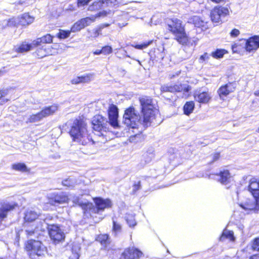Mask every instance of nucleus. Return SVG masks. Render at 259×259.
Returning <instances> with one entry per match:
<instances>
[{
  "mask_svg": "<svg viewBox=\"0 0 259 259\" xmlns=\"http://www.w3.org/2000/svg\"><path fill=\"white\" fill-rule=\"evenodd\" d=\"M83 28V26L82 24L81 20L77 21L74 24V25L71 28V31L73 32L80 31L81 29Z\"/></svg>",
  "mask_w": 259,
  "mask_h": 259,
  "instance_id": "79ce46f5",
  "label": "nucleus"
},
{
  "mask_svg": "<svg viewBox=\"0 0 259 259\" xmlns=\"http://www.w3.org/2000/svg\"><path fill=\"white\" fill-rule=\"evenodd\" d=\"M154 158V154L152 153H146L143 155L142 159V164L145 165L149 163Z\"/></svg>",
  "mask_w": 259,
  "mask_h": 259,
  "instance_id": "4c0bfd02",
  "label": "nucleus"
},
{
  "mask_svg": "<svg viewBox=\"0 0 259 259\" xmlns=\"http://www.w3.org/2000/svg\"><path fill=\"white\" fill-rule=\"evenodd\" d=\"M235 90L233 85L231 83L226 84L222 86L218 90V92L221 98L227 96L230 93L233 92Z\"/></svg>",
  "mask_w": 259,
  "mask_h": 259,
  "instance_id": "cd10ccee",
  "label": "nucleus"
},
{
  "mask_svg": "<svg viewBox=\"0 0 259 259\" xmlns=\"http://www.w3.org/2000/svg\"><path fill=\"white\" fill-rule=\"evenodd\" d=\"M15 206V205L9 203H4L0 204V222L7 217L8 212L13 209Z\"/></svg>",
  "mask_w": 259,
  "mask_h": 259,
  "instance_id": "a878e982",
  "label": "nucleus"
},
{
  "mask_svg": "<svg viewBox=\"0 0 259 259\" xmlns=\"http://www.w3.org/2000/svg\"><path fill=\"white\" fill-rule=\"evenodd\" d=\"M109 25V24H101L100 26H99V27H102V30L106 27H108V26Z\"/></svg>",
  "mask_w": 259,
  "mask_h": 259,
  "instance_id": "bf43d9fd",
  "label": "nucleus"
},
{
  "mask_svg": "<svg viewBox=\"0 0 259 259\" xmlns=\"http://www.w3.org/2000/svg\"><path fill=\"white\" fill-rule=\"evenodd\" d=\"M3 71L2 70H0V76H1L3 74Z\"/></svg>",
  "mask_w": 259,
  "mask_h": 259,
  "instance_id": "69168bd1",
  "label": "nucleus"
},
{
  "mask_svg": "<svg viewBox=\"0 0 259 259\" xmlns=\"http://www.w3.org/2000/svg\"><path fill=\"white\" fill-rule=\"evenodd\" d=\"M12 90L8 89L0 90V105H2L10 101L11 98L10 94Z\"/></svg>",
  "mask_w": 259,
  "mask_h": 259,
  "instance_id": "c756f323",
  "label": "nucleus"
},
{
  "mask_svg": "<svg viewBox=\"0 0 259 259\" xmlns=\"http://www.w3.org/2000/svg\"><path fill=\"white\" fill-rule=\"evenodd\" d=\"M2 25L3 28L7 27H17L19 25L18 17L4 20L2 21Z\"/></svg>",
  "mask_w": 259,
  "mask_h": 259,
  "instance_id": "2f4dec72",
  "label": "nucleus"
},
{
  "mask_svg": "<svg viewBox=\"0 0 259 259\" xmlns=\"http://www.w3.org/2000/svg\"><path fill=\"white\" fill-rule=\"evenodd\" d=\"M101 54H102V52H101V50H97L94 52V54H95V55H100Z\"/></svg>",
  "mask_w": 259,
  "mask_h": 259,
  "instance_id": "052dcab7",
  "label": "nucleus"
},
{
  "mask_svg": "<svg viewBox=\"0 0 259 259\" xmlns=\"http://www.w3.org/2000/svg\"><path fill=\"white\" fill-rule=\"evenodd\" d=\"M19 25L25 26L31 24L34 21V18L28 13H25L21 16H18Z\"/></svg>",
  "mask_w": 259,
  "mask_h": 259,
  "instance_id": "7c9ffc66",
  "label": "nucleus"
},
{
  "mask_svg": "<svg viewBox=\"0 0 259 259\" xmlns=\"http://www.w3.org/2000/svg\"><path fill=\"white\" fill-rule=\"evenodd\" d=\"M66 10L68 11H73L75 10V8L73 5H69Z\"/></svg>",
  "mask_w": 259,
  "mask_h": 259,
  "instance_id": "4d7b16f0",
  "label": "nucleus"
},
{
  "mask_svg": "<svg viewBox=\"0 0 259 259\" xmlns=\"http://www.w3.org/2000/svg\"><path fill=\"white\" fill-rule=\"evenodd\" d=\"M53 37L49 34L45 35L41 37L37 38L33 40V45L35 48L41 46L45 44H50L53 41Z\"/></svg>",
  "mask_w": 259,
  "mask_h": 259,
  "instance_id": "393cba45",
  "label": "nucleus"
},
{
  "mask_svg": "<svg viewBox=\"0 0 259 259\" xmlns=\"http://www.w3.org/2000/svg\"><path fill=\"white\" fill-rule=\"evenodd\" d=\"M69 133L73 141L79 144L85 145L91 143L87 124L82 120L76 119L73 121Z\"/></svg>",
  "mask_w": 259,
  "mask_h": 259,
  "instance_id": "f03ea898",
  "label": "nucleus"
},
{
  "mask_svg": "<svg viewBox=\"0 0 259 259\" xmlns=\"http://www.w3.org/2000/svg\"><path fill=\"white\" fill-rule=\"evenodd\" d=\"M211 1H213V2H215V3H220L222 0H211Z\"/></svg>",
  "mask_w": 259,
  "mask_h": 259,
  "instance_id": "e2e57ef3",
  "label": "nucleus"
},
{
  "mask_svg": "<svg viewBox=\"0 0 259 259\" xmlns=\"http://www.w3.org/2000/svg\"><path fill=\"white\" fill-rule=\"evenodd\" d=\"M229 14V10L227 8L219 7L214 8L210 13L211 20L213 22H219L222 18Z\"/></svg>",
  "mask_w": 259,
  "mask_h": 259,
  "instance_id": "9b49d317",
  "label": "nucleus"
},
{
  "mask_svg": "<svg viewBox=\"0 0 259 259\" xmlns=\"http://www.w3.org/2000/svg\"><path fill=\"white\" fill-rule=\"evenodd\" d=\"M142 107V117L136 113L133 107L125 110L123 115V122L127 126L131 128H138L141 125L145 127L150 126L151 123L158 124L156 118L159 115L156 104L149 97H143L140 99Z\"/></svg>",
  "mask_w": 259,
  "mask_h": 259,
  "instance_id": "f257e3e1",
  "label": "nucleus"
},
{
  "mask_svg": "<svg viewBox=\"0 0 259 259\" xmlns=\"http://www.w3.org/2000/svg\"><path fill=\"white\" fill-rule=\"evenodd\" d=\"M239 34L240 31L237 29H234L230 32V35L233 37H237Z\"/></svg>",
  "mask_w": 259,
  "mask_h": 259,
  "instance_id": "603ef678",
  "label": "nucleus"
},
{
  "mask_svg": "<svg viewBox=\"0 0 259 259\" xmlns=\"http://www.w3.org/2000/svg\"><path fill=\"white\" fill-rule=\"evenodd\" d=\"M38 214L35 211L28 209L26 211L24 219L26 222H31L35 221L38 218Z\"/></svg>",
  "mask_w": 259,
  "mask_h": 259,
  "instance_id": "72a5a7b5",
  "label": "nucleus"
},
{
  "mask_svg": "<svg viewBox=\"0 0 259 259\" xmlns=\"http://www.w3.org/2000/svg\"><path fill=\"white\" fill-rule=\"evenodd\" d=\"M72 202L80 206L85 211L91 212V209L93 207V203L88 202L86 200H82L78 196H74L72 198Z\"/></svg>",
  "mask_w": 259,
  "mask_h": 259,
  "instance_id": "412c9836",
  "label": "nucleus"
},
{
  "mask_svg": "<svg viewBox=\"0 0 259 259\" xmlns=\"http://www.w3.org/2000/svg\"><path fill=\"white\" fill-rule=\"evenodd\" d=\"M239 206L246 211L253 210L255 212L259 211V194L258 197H253V199L247 198L241 201Z\"/></svg>",
  "mask_w": 259,
  "mask_h": 259,
  "instance_id": "0eeeda50",
  "label": "nucleus"
},
{
  "mask_svg": "<svg viewBox=\"0 0 259 259\" xmlns=\"http://www.w3.org/2000/svg\"><path fill=\"white\" fill-rule=\"evenodd\" d=\"M94 202L96 206H94L93 204L91 213H98L100 211H103L105 208H110L112 206V202L109 199H104L101 198H95Z\"/></svg>",
  "mask_w": 259,
  "mask_h": 259,
  "instance_id": "1a4fd4ad",
  "label": "nucleus"
},
{
  "mask_svg": "<svg viewBox=\"0 0 259 259\" xmlns=\"http://www.w3.org/2000/svg\"><path fill=\"white\" fill-rule=\"evenodd\" d=\"M195 104L193 101L187 102L184 106L183 109L184 113L189 115L194 110Z\"/></svg>",
  "mask_w": 259,
  "mask_h": 259,
  "instance_id": "f704fd0d",
  "label": "nucleus"
},
{
  "mask_svg": "<svg viewBox=\"0 0 259 259\" xmlns=\"http://www.w3.org/2000/svg\"><path fill=\"white\" fill-rule=\"evenodd\" d=\"M47 228L48 225L45 220H38L32 224L31 226L27 227L24 233L27 237L37 235L39 234L38 233L39 231L43 232Z\"/></svg>",
  "mask_w": 259,
  "mask_h": 259,
  "instance_id": "39448f33",
  "label": "nucleus"
},
{
  "mask_svg": "<svg viewBox=\"0 0 259 259\" xmlns=\"http://www.w3.org/2000/svg\"><path fill=\"white\" fill-rule=\"evenodd\" d=\"M101 52L104 55H108L112 52V48L110 46H106L102 48Z\"/></svg>",
  "mask_w": 259,
  "mask_h": 259,
  "instance_id": "09e8293b",
  "label": "nucleus"
},
{
  "mask_svg": "<svg viewBox=\"0 0 259 259\" xmlns=\"http://www.w3.org/2000/svg\"><path fill=\"white\" fill-rule=\"evenodd\" d=\"M188 22L193 23L195 27L200 28L202 30H205L208 28L207 22L201 19L199 16H193L189 19Z\"/></svg>",
  "mask_w": 259,
  "mask_h": 259,
  "instance_id": "4be33fe9",
  "label": "nucleus"
},
{
  "mask_svg": "<svg viewBox=\"0 0 259 259\" xmlns=\"http://www.w3.org/2000/svg\"><path fill=\"white\" fill-rule=\"evenodd\" d=\"M141 188L140 181H138L137 183H135L133 186V191L136 192Z\"/></svg>",
  "mask_w": 259,
  "mask_h": 259,
  "instance_id": "5fc2aeb1",
  "label": "nucleus"
},
{
  "mask_svg": "<svg viewBox=\"0 0 259 259\" xmlns=\"http://www.w3.org/2000/svg\"><path fill=\"white\" fill-rule=\"evenodd\" d=\"M102 27H98V28L93 30V35L94 37H97L100 34H101Z\"/></svg>",
  "mask_w": 259,
  "mask_h": 259,
  "instance_id": "8fccbe9b",
  "label": "nucleus"
},
{
  "mask_svg": "<svg viewBox=\"0 0 259 259\" xmlns=\"http://www.w3.org/2000/svg\"><path fill=\"white\" fill-rule=\"evenodd\" d=\"M97 240L102 244H106L109 242V236L107 234H101L98 237Z\"/></svg>",
  "mask_w": 259,
  "mask_h": 259,
  "instance_id": "c03bdc74",
  "label": "nucleus"
},
{
  "mask_svg": "<svg viewBox=\"0 0 259 259\" xmlns=\"http://www.w3.org/2000/svg\"><path fill=\"white\" fill-rule=\"evenodd\" d=\"M155 18V16H153L151 19L150 25L152 26V23H153V21Z\"/></svg>",
  "mask_w": 259,
  "mask_h": 259,
  "instance_id": "680f3d73",
  "label": "nucleus"
},
{
  "mask_svg": "<svg viewBox=\"0 0 259 259\" xmlns=\"http://www.w3.org/2000/svg\"><path fill=\"white\" fill-rule=\"evenodd\" d=\"M94 73H88L80 76L81 83H89L93 79Z\"/></svg>",
  "mask_w": 259,
  "mask_h": 259,
  "instance_id": "ea45409f",
  "label": "nucleus"
},
{
  "mask_svg": "<svg viewBox=\"0 0 259 259\" xmlns=\"http://www.w3.org/2000/svg\"><path fill=\"white\" fill-rule=\"evenodd\" d=\"M227 238L231 241H234L235 238L234 237L233 232L225 230L222 234V235L220 237V240L223 241L224 239Z\"/></svg>",
  "mask_w": 259,
  "mask_h": 259,
  "instance_id": "c9c22d12",
  "label": "nucleus"
},
{
  "mask_svg": "<svg viewBox=\"0 0 259 259\" xmlns=\"http://www.w3.org/2000/svg\"><path fill=\"white\" fill-rule=\"evenodd\" d=\"M12 168L16 171L22 172H29L30 169L28 168L24 163H16L12 165Z\"/></svg>",
  "mask_w": 259,
  "mask_h": 259,
  "instance_id": "473e14b6",
  "label": "nucleus"
},
{
  "mask_svg": "<svg viewBox=\"0 0 259 259\" xmlns=\"http://www.w3.org/2000/svg\"><path fill=\"white\" fill-rule=\"evenodd\" d=\"M256 132L259 133V127H258V128L256 130Z\"/></svg>",
  "mask_w": 259,
  "mask_h": 259,
  "instance_id": "774afa93",
  "label": "nucleus"
},
{
  "mask_svg": "<svg viewBox=\"0 0 259 259\" xmlns=\"http://www.w3.org/2000/svg\"><path fill=\"white\" fill-rule=\"evenodd\" d=\"M69 199L67 194L63 192H53L48 196V203L54 206L67 203Z\"/></svg>",
  "mask_w": 259,
  "mask_h": 259,
  "instance_id": "423d86ee",
  "label": "nucleus"
},
{
  "mask_svg": "<svg viewBox=\"0 0 259 259\" xmlns=\"http://www.w3.org/2000/svg\"><path fill=\"white\" fill-rule=\"evenodd\" d=\"M112 230L114 232L117 233L120 232L121 230V225L113 219V228Z\"/></svg>",
  "mask_w": 259,
  "mask_h": 259,
  "instance_id": "a18cd8bd",
  "label": "nucleus"
},
{
  "mask_svg": "<svg viewBox=\"0 0 259 259\" xmlns=\"http://www.w3.org/2000/svg\"><path fill=\"white\" fill-rule=\"evenodd\" d=\"M121 0H118V2H117L118 4H121L122 3L121 2Z\"/></svg>",
  "mask_w": 259,
  "mask_h": 259,
  "instance_id": "338daca9",
  "label": "nucleus"
},
{
  "mask_svg": "<svg viewBox=\"0 0 259 259\" xmlns=\"http://www.w3.org/2000/svg\"><path fill=\"white\" fill-rule=\"evenodd\" d=\"M71 82L72 84H75L81 83L80 76H77V77H76L73 78L71 80Z\"/></svg>",
  "mask_w": 259,
  "mask_h": 259,
  "instance_id": "864d4df0",
  "label": "nucleus"
},
{
  "mask_svg": "<svg viewBox=\"0 0 259 259\" xmlns=\"http://www.w3.org/2000/svg\"><path fill=\"white\" fill-rule=\"evenodd\" d=\"M118 0H102L95 2L92 5L90 6L89 10L94 11L105 7H111L118 4Z\"/></svg>",
  "mask_w": 259,
  "mask_h": 259,
  "instance_id": "ddd939ff",
  "label": "nucleus"
},
{
  "mask_svg": "<svg viewBox=\"0 0 259 259\" xmlns=\"http://www.w3.org/2000/svg\"><path fill=\"white\" fill-rule=\"evenodd\" d=\"M255 94L257 96H259V91H256L255 93Z\"/></svg>",
  "mask_w": 259,
  "mask_h": 259,
  "instance_id": "0e129e2a",
  "label": "nucleus"
},
{
  "mask_svg": "<svg viewBox=\"0 0 259 259\" xmlns=\"http://www.w3.org/2000/svg\"><path fill=\"white\" fill-rule=\"evenodd\" d=\"M184 91L185 92H188L189 89L188 87H186L182 84L163 85L161 87V92H170L174 93L176 92H182Z\"/></svg>",
  "mask_w": 259,
  "mask_h": 259,
  "instance_id": "dca6fc26",
  "label": "nucleus"
},
{
  "mask_svg": "<svg viewBox=\"0 0 259 259\" xmlns=\"http://www.w3.org/2000/svg\"><path fill=\"white\" fill-rule=\"evenodd\" d=\"M210 58V55H209L207 53H205L203 55H201L200 57V62H203V61H207Z\"/></svg>",
  "mask_w": 259,
  "mask_h": 259,
  "instance_id": "3c124183",
  "label": "nucleus"
},
{
  "mask_svg": "<svg viewBox=\"0 0 259 259\" xmlns=\"http://www.w3.org/2000/svg\"><path fill=\"white\" fill-rule=\"evenodd\" d=\"M249 259H259V254H254L250 256Z\"/></svg>",
  "mask_w": 259,
  "mask_h": 259,
  "instance_id": "13d9d810",
  "label": "nucleus"
},
{
  "mask_svg": "<svg viewBox=\"0 0 259 259\" xmlns=\"http://www.w3.org/2000/svg\"><path fill=\"white\" fill-rule=\"evenodd\" d=\"M58 110V106L53 104L45 107L40 112L30 115L26 121L28 123H36L41 121L44 118L54 114Z\"/></svg>",
  "mask_w": 259,
  "mask_h": 259,
  "instance_id": "20e7f679",
  "label": "nucleus"
},
{
  "mask_svg": "<svg viewBox=\"0 0 259 259\" xmlns=\"http://www.w3.org/2000/svg\"><path fill=\"white\" fill-rule=\"evenodd\" d=\"M107 15V12L105 11L100 12L97 15L95 16H92L91 17H88L83 19H80L82 24L84 28L86 26H88L91 25L93 22H94L96 18L99 17L101 16H105Z\"/></svg>",
  "mask_w": 259,
  "mask_h": 259,
  "instance_id": "c85d7f7f",
  "label": "nucleus"
},
{
  "mask_svg": "<svg viewBox=\"0 0 259 259\" xmlns=\"http://www.w3.org/2000/svg\"><path fill=\"white\" fill-rule=\"evenodd\" d=\"M215 176L217 177L215 179L222 184L228 183L231 178L230 174L228 170H222L219 174L215 175Z\"/></svg>",
  "mask_w": 259,
  "mask_h": 259,
  "instance_id": "bb28decb",
  "label": "nucleus"
},
{
  "mask_svg": "<svg viewBox=\"0 0 259 259\" xmlns=\"http://www.w3.org/2000/svg\"><path fill=\"white\" fill-rule=\"evenodd\" d=\"M25 249L27 251H31L39 256L43 255L46 251V247L41 242L34 240H29L26 244Z\"/></svg>",
  "mask_w": 259,
  "mask_h": 259,
  "instance_id": "6e6552de",
  "label": "nucleus"
},
{
  "mask_svg": "<svg viewBox=\"0 0 259 259\" xmlns=\"http://www.w3.org/2000/svg\"><path fill=\"white\" fill-rule=\"evenodd\" d=\"M142 254V252L138 249L134 248H130L124 250L120 259H137L139 258Z\"/></svg>",
  "mask_w": 259,
  "mask_h": 259,
  "instance_id": "f3484780",
  "label": "nucleus"
},
{
  "mask_svg": "<svg viewBox=\"0 0 259 259\" xmlns=\"http://www.w3.org/2000/svg\"><path fill=\"white\" fill-rule=\"evenodd\" d=\"M152 42V40L149 41L148 42H144L143 44L140 45H132L133 47L137 49L143 50L144 49L146 48L148 46H149Z\"/></svg>",
  "mask_w": 259,
  "mask_h": 259,
  "instance_id": "49530a36",
  "label": "nucleus"
},
{
  "mask_svg": "<svg viewBox=\"0 0 259 259\" xmlns=\"http://www.w3.org/2000/svg\"><path fill=\"white\" fill-rule=\"evenodd\" d=\"M92 123L94 130L100 132L106 129L108 121L106 119L100 115H97L94 117Z\"/></svg>",
  "mask_w": 259,
  "mask_h": 259,
  "instance_id": "2eb2a0df",
  "label": "nucleus"
},
{
  "mask_svg": "<svg viewBox=\"0 0 259 259\" xmlns=\"http://www.w3.org/2000/svg\"><path fill=\"white\" fill-rule=\"evenodd\" d=\"M251 248L254 251H259V238H256L252 241Z\"/></svg>",
  "mask_w": 259,
  "mask_h": 259,
  "instance_id": "de8ad7c7",
  "label": "nucleus"
},
{
  "mask_svg": "<svg viewBox=\"0 0 259 259\" xmlns=\"http://www.w3.org/2000/svg\"><path fill=\"white\" fill-rule=\"evenodd\" d=\"M109 123L114 128L118 127V111L116 106L111 104L110 105L108 109Z\"/></svg>",
  "mask_w": 259,
  "mask_h": 259,
  "instance_id": "f8f14e48",
  "label": "nucleus"
},
{
  "mask_svg": "<svg viewBox=\"0 0 259 259\" xmlns=\"http://www.w3.org/2000/svg\"><path fill=\"white\" fill-rule=\"evenodd\" d=\"M227 53V51L224 49H217L211 53V56L215 59H220Z\"/></svg>",
  "mask_w": 259,
  "mask_h": 259,
  "instance_id": "e433bc0d",
  "label": "nucleus"
},
{
  "mask_svg": "<svg viewBox=\"0 0 259 259\" xmlns=\"http://www.w3.org/2000/svg\"><path fill=\"white\" fill-rule=\"evenodd\" d=\"M126 221L130 227H134L136 225L135 217L132 214H127L126 216Z\"/></svg>",
  "mask_w": 259,
  "mask_h": 259,
  "instance_id": "37998d69",
  "label": "nucleus"
},
{
  "mask_svg": "<svg viewBox=\"0 0 259 259\" xmlns=\"http://www.w3.org/2000/svg\"><path fill=\"white\" fill-rule=\"evenodd\" d=\"M220 158V153H214L212 156V161L210 162V163H212L214 162V161H216L218 160Z\"/></svg>",
  "mask_w": 259,
  "mask_h": 259,
  "instance_id": "6e6d98bb",
  "label": "nucleus"
},
{
  "mask_svg": "<svg viewBox=\"0 0 259 259\" xmlns=\"http://www.w3.org/2000/svg\"><path fill=\"white\" fill-rule=\"evenodd\" d=\"M76 181L72 178H69L63 180L62 182V185L68 187H73L76 184Z\"/></svg>",
  "mask_w": 259,
  "mask_h": 259,
  "instance_id": "a19ab883",
  "label": "nucleus"
},
{
  "mask_svg": "<svg viewBox=\"0 0 259 259\" xmlns=\"http://www.w3.org/2000/svg\"><path fill=\"white\" fill-rule=\"evenodd\" d=\"M55 51L52 46L46 45L42 46L39 47L35 51V54L38 58H41L44 57L52 55L54 54Z\"/></svg>",
  "mask_w": 259,
  "mask_h": 259,
  "instance_id": "6ab92c4d",
  "label": "nucleus"
},
{
  "mask_svg": "<svg viewBox=\"0 0 259 259\" xmlns=\"http://www.w3.org/2000/svg\"><path fill=\"white\" fill-rule=\"evenodd\" d=\"M194 97L195 101L202 104L208 103L211 98L208 92L200 91H196L194 94Z\"/></svg>",
  "mask_w": 259,
  "mask_h": 259,
  "instance_id": "a211bd4d",
  "label": "nucleus"
},
{
  "mask_svg": "<svg viewBox=\"0 0 259 259\" xmlns=\"http://www.w3.org/2000/svg\"><path fill=\"white\" fill-rule=\"evenodd\" d=\"M71 32H72L71 30H64L60 29L59 32L57 34V36L59 39H65L70 36Z\"/></svg>",
  "mask_w": 259,
  "mask_h": 259,
  "instance_id": "58836bf2",
  "label": "nucleus"
},
{
  "mask_svg": "<svg viewBox=\"0 0 259 259\" xmlns=\"http://www.w3.org/2000/svg\"><path fill=\"white\" fill-rule=\"evenodd\" d=\"M248 191L253 197H258L259 195V180L256 178H252L249 181Z\"/></svg>",
  "mask_w": 259,
  "mask_h": 259,
  "instance_id": "5701e85b",
  "label": "nucleus"
},
{
  "mask_svg": "<svg viewBox=\"0 0 259 259\" xmlns=\"http://www.w3.org/2000/svg\"><path fill=\"white\" fill-rule=\"evenodd\" d=\"M118 0H102L95 2L92 5L90 6L89 10L94 11L105 7H111L118 4Z\"/></svg>",
  "mask_w": 259,
  "mask_h": 259,
  "instance_id": "4468645a",
  "label": "nucleus"
},
{
  "mask_svg": "<svg viewBox=\"0 0 259 259\" xmlns=\"http://www.w3.org/2000/svg\"><path fill=\"white\" fill-rule=\"evenodd\" d=\"M259 48V36H254L250 38L246 42V49L248 52L256 50Z\"/></svg>",
  "mask_w": 259,
  "mask_h": 259,
  "instance_id": "b1692460",
  "label": "nucleus"
},
{
  "mask_svg": "<svg viewBox=\"0 0 259 259\" xmlns=\"http://www.w3.org/2000/svg\"><path fill=\"white\" fill-rule=\"evenodd\" d=\"M34 48V46L33 45V41L31 44H28L26 41H23L20 44L15 46L13 51L18 53H24Z\"/></svg>",
  "mask_w": 259,
  "mask_h": 259,
  "instance_id": "aec40b11",
  "label": "nucleus"
},
{
  "mask_svg": "<svg viewBox=\"0 0 259 259\" xmlns=\"http://www.w3.org/2000/svg\"><path fill=\"white\" fill-rule=\"evenodd\" d=\"M48 228L50 237L55 243L60 242L65 239L64 232L58 226L53 225Z\"/></svg>",
  "mask_w": 259,
  "mask_h": 259,
  "instance_id": "9d476101",
  "label": "nucleus"
},
{
  "mask_svg": "<svg viewBox=\"0 0 259 259\" xmlns=\"http://www.w3.org/2000/svg\"><path fill=\"white\" fill-rule=\"evenodd\" d=\"M167 27V29L175 35V39L180 44H187L188 39L180 20L177 18L171 19L168 22Z\"/></svg>",
  "mask_w": 259,
  "mask_h": 259,
  "instance_id": "7ed1b4c3",
  "label": "nucleus"
}]
</instances>
